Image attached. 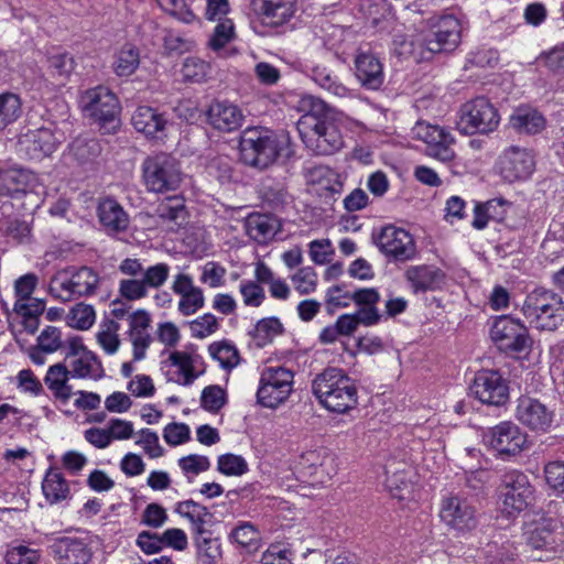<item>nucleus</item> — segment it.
Here are the masks:
<instances>
[{
    "instance_id": "obj_62",
    "label": "nucleus",
    "mask_w": 564,
    "mask_h": 564,
    "mask_svg": "<svg viewBox=\"0 0 564 564\" xmlns=\"http://www.w3.org/2000/svg\"><path fill=\"white\" fill-rule=\"evenodd\" d=\"M6 236L14 239L18 243L29 242L31 238V227L29 223L20 219H9L4 228Z\"/></svg>"
},
{
    "instance_id": "obj_15",
    "label": "nucleus",
    "mask_w": 564,
    "mask_h": 564,
    "mask_svg": "<svg viewBox=\"0 0 564 564\" xmlns=\"http://www.w3.org/2000/svg\"><path fill=\"white\" fill-rule=\"evenodd\" d=\"M460 41V23L453 15L443 17L435 30L423 39V46L431 53L454 51Z\"/></svg>"
},
{
    "instance_id": "obj_24",
    "label": "nucleus",
    "mask_w": 564,
    "mask_h": 564,
    "mask_svg": "<svg viewBox=\"0 0 564 564\" xmlns=\"http://www.w3.org/2000/svg\"><path fill=\"white\" fill-rule=\"evenodd\" d=\"M525 443L527 434L517 424L506 421L496 425V453L500 457L519 454Z\"/></svg>"
},
{
    "instance_id": "obj_37",
    "label": "nucleus",
    "mask_w": 564,
    "mask_h": 564,
    "mask_svg": "<svg viewBox=\"0 0 564 564\" xmlns=\"http://www.w3.org/2000/svg\"><path fill=\"white\" fill-rule=\"evenodd\" d=\"M43 494L52 503L65 499L69 488L61 473L50 469L42 484Z\"/></svg>"
},
{
    "instance_id": "obj_5",
    "label": "nucleus",
    "mask_w": 564,
    "mask_h": 564,
    "mask_svg": "<svg viewBox=\"0 0 564 564\" xmlns=\"http://www.w3.org/2000/svg\"><path fill=\"white\" fill-rule=\"evenodd\" d=\"M142 178L149 192L175 191L182 182L180 162L165 152L149 155L142 163Z\"/></svg>"
},
{
    "instance_id": "obj_63",
    "label": "nucleus",
    "mask_w": 564,
    "mask_h": 564,
    "mask_svg": "<svg viewBox=\"0 0 564 564\" xmlns=\"http://www.w3.org/2000/svg\"><path fill=\"white\" fill-rule=\"evenodd\" d=\"M42 351L54 352L62 347L61 330L54 326H47L37 337Z\"/></svg>"
},
{
    "instance_id": "obj_2",
    "label": "nucleus",
    "mask_w": 564,
    "mask_h": 564,
    "mask_svg": "<svg viewBox=\"0 0 564 564\" xmlns=\"http://www.w3.org/2000/svg\"><path fill=\"white\" fill-rule=\"evenodd\" d=\"M312 393L330 412L345 413L358 404L355 381L340 368L327 367L312 381Z\"/></svg>"
},
{
    "instance_id": "obj_56",
    "label": "nucleus",
    "mask_w": 564,
    "mask_h": 564,
    "mask_svg": "<svg viewBox=\"0 0 564 564\" xmlns=\"http://www.w3.org/2000/svg\"><path fill=\"white\" fill-rule=\"evenodd\" d=\"M343 297L352 301L359 307H377L380 301L379 292L373 289H358L354 292H345Z\"/></svg>"
},
{
    "instance_id": "obj_1",
    "label": "nucleus",
    "mask_w": 564,
    "mask_h": 564,
    "mask_svg": "<svg viewBox=\"0 0 564 564\" xmlns=\"http://www.w3.org/2000/svg\"><path fill=\"white\" fill-rule=\"evenodd\" d=\"M238 148L240 161L260 171L273 165L279 158L289 159L292 154L288 135H278L262 127L245 129L240 134Z\"/></svg>"
},
{
    "instance_id": "obj_59",
    "label": "nucleus",
    "mask_w": 564,
    "mask_h": 564,
    "mask_svg": "<svg viewBox=\"0 0 564 564\" xmlns=\"http://www.w3.org/2000/svg\"><path fill=\"white\" fill-rule=\"evenodd\" d=\"M218 326L217 318L210 313H206L191 322V330L193 336L197 338H205L214 334L218 329Z\"/></svg>"
},
{
    "instance_id": "obj_16",
    "label": "nucleus",
    "mask_w": 564,
    "mask_h": 564,
    "mask_svg": "<svg viewBox=\"0 0 564 564\" xmlns=\"http://www.w3.org/2000/svg\"><path fill=\"white\" fill-rule=\"evenodd\" d=\"M440 517L446 525L460 532L470 531L477 525L474 508L457 496L443 501Z\"/></svg>"
},
{
    "instance_id": "obj_34",
    "label": "nucleus",
    "mask_w": 564,
    "mask_h": 564,
    "mask_svg": "<svg viewBox=\"0 0 564 564\" xmlns=\"http://www.w3.org/2000/svg\"><path fill=\"white\" fill-rule=\"evenodd\" d=\"M261 197L273 210H281L288 203V188L285 183L267 178L261 183Z\"/></svg>"
},
{
    "instance_id": "obj_12",
    "label": "nucleus",
    "mask_w": 564,
    "mask_h": 564,
    "mask_svg": "<svg viewBox=\"0 0 564 564\" xmlns=\"http://www.w3.org/2000/svg\"><path fill=\"white\" fill-rule=\"evenodd\" d=\"M372 242L379 250L397 261H405L414 257L415 242L409 231L394 225L381 228L378 235L372 234Z\"/></svg>"
},
{
    "instance_id": "obj_30",
    "label": "nucleus",
    "mask_w": 564,
    "mask_h": 564,
    "mask_svg": "<svg viewBox=\"0 0 564 564\" xmlns=\"http://www.w3.org/2000/svg\"><path fill=\"white\" fill-rule=\"evenodd\" d=\"M405 276L415 293L434 290L443 278L440 269L421 265L411 267L406 270Z\"/></svg>"
},
{
    "instance_id": "obj_51",
    "label": "nucleus",
    "mask_w": 564,
    "mask_h": 564,
    "mask_svg": "<svg viewBox=\"0 0 564 564\" xmlns=\"http://www.w3.org/2000/svg\"><path fill=\"white\" fill-rule=\"evenodd\" d=\"M544 477L547 486L557 495L564 496V462L554 460L544 466Z\"/></svg>"
},
{
    "instance_id": "obj_44",
    "label": "nucleus",
    "mask_w": 564,
    "mask_h": 564,
    "mask_svg": "<svg viewBox=\"0 0 564 564\" xmlns=\"http://www.w3.org/2000/svg\"><path fill=\"white\" fill-rule=\"evenodd\" d=\"M210 69L208 63L197 57H187L182 67V74L186 82L202 83L206 80Z\"/></svg>"
},
{
    "instance_id": "obj_61",
    "label": "nucleus",
    "mask_w": 564,
    "mask_h": 564,
    "mask_svg": "<svg viewBox=\"0 0 564 564\" xmlns=\"http://www.w3.org/2000/svg\"><path fill=\"white\" fill-rule=\"evenodd\" d=\"M240 292L247 306L258 307L265 299L264 290L254 281H243L240 284Z\"/></svg>"
},
{
    "instance_id": "obj_35",
    "label": "nucleus",
    "mask_w": 564,
    "mask_h": 564,
    "mask_svg": "<svg viewBox=\"0 0 564 564\" xmlns=\"http://www.w3.org/2000/svg\"><path fill=\"white\" fill-rule=\"evenodd\" d=\"M194 544L199 564H217L223 556L220 541L218 538H214L213 533L203 538H194Z\"/></svg>"
},
{
    "instance_id": "obj_55",
    "label": "nucleus",
    "mask_w": 564,
    "mask_h": 564,
    "mask_svg": "<svg viewBox=\"0 0 564 564\" xmlns=\"http://www.w3.org/2000/svg\"><path fill=\"white\" fill-rule=\"evenodd\" d=\"M232 35L234 23L231 20H220V22L215 26L208 44L214 51H219L232 39Z\"/></svg>"
},
{
    "instance_id": "obj_58",
    "label": "nucleus",
    "mask_w": 564,
    "mask_h": 564,
    "mask_svg": "<svg viewBox=\"0 0 564 564\" xmlns=\"http://www.w3.org/2000/svg\"><path fill=\"white\" fill-rule=\"evenodd\" d=\"M170 273V267L166 263H156L154 265L149 267L143 272V282L145 283L147 288H154L158 289L162 286Z\"/></svg>"
},
{
    "instance_id": "obj_49",
    "label": "nucleus",
    "mask_w": 564,
    "mask_h": 564,
    "mask_svg": "<svg viewBox=\"0 0 564 564\" xmlns=\"http://www.w3.org/2000/svg\"><path fill=\"white\" fill-rule=\"evenodd\" d=\"M302 107L306 111L300 120H304L306 117L314 119L313 123H325L328 120L329 107L323 100L308 96L302 100Z\"/></svg>"
},
{
    "instance_id": "obj_50",
    "label": "nucleus",
    "mask_w": 564,
    "mask_h": 564,
    "mask_svg": "<svg viewBox=\"0 0 564 564\" xmlns=\"http://www.w3.org/2000/svg\"><path fill=\"white\" fill-rule=\"evenodd\" d=\"M163 42L164 50L169 56H180L191 52L195 45L193 40L183 37L173 31H166Z\"/></svg>"
},
{
    "instance_id": "obj_13",
    "label": "nucleus",
    "mask_w": 564,
    "mask_h": 564,
    "mask_svg": "<svg viewBox=\"0 0 564 564\" xmlns=\"http://www.w3.org/2000/svg\"><path fill=\"white\" fill-rule=\"evenodd\" d=\"M523 534L527 544L534 550L556 552L564 547L562 525L554 519H541L528 523Z\"/></svg>"
},
{
    "instance_id": "obj_47",
    "label": "nucleus",
    "mask_w": 564,
    "mask_h": 564,
    "mask_svg": "<svg viewBox=\"0 0 564 564\" xmlns=\"http://www.w3.org/2000/svg\"><path fill=\"white\" fill-rule=\"evenodd\" d=\"M105 326L106 328L97 334V341L107 354L112 355L118 350L120 345V339L117 334L120 325L113 319H108Z\"/></svg>"
},
{
    "instance_id": "obj_22",
    "label": "nucleus",
    "mask_w": 564,
    "mask_h": 564,
    "mask_svg": "<svg viewBox=\"0 0 564 564\" xmlns=\"http://www.w3.org/2000/svg\"><path fill=\"white\" fill-rule=\"evenodd\" d=\"M206 121L214 129L230 132L241 127L245 119L241 109L228 101H213L205 111Z\"/></svg>"
},
{
    "instance_id": "obj_41",
    "label": "nucleus",
    "mask_w": 564,
    "mask_h": 564,
    "mask_svg": "<svg viewBox=\"0 0 564 564\" xmlns=\"http://www.w3.org/2000/svg\"><path fill=\"white\" fill-rule=\"evenodd\" d=\"M538 61L553 75L564 77V43L542 52Z\"/></svg>"
},
{
    "instance_id": "obj_29",
    "label": "nucleus",
    "mask_w": 564,
    "mask_h": 564,
    "mask_svg": "<svg viewBox=\"0 0 564 564\" xmlns=\"http://www.w3.org/2000/svg\"><path fill=\"white\" fill-rule=\"evenodd\" d=\"M510 124L521 133L535 134L544 130L546 120L538 110L520 107L511 115Z\"/></svg>"
},
{
    "instance_id": "obj_4",
    "label": "nucleus",
    "mask_w": 564,
    "mask_h": 564,
    "mask_svg": "<svg viewBox=\"0 0 564 564\" xmlns=\"http://www.w3.org/2000/svg\"><path fill=\"white\" fill-rule=\"evenodd\" d=\"M83 110L105 134L116 133L120 128V102L107 87L97 86L86 90L80 98Z\"/></svg>"
},
{
    "instance_id": "obj_18",
    "label": "nucleus",
    "mask_w": 564,
    "mask_h": 564,
    "mask_svg": "<svg viewBox=\"0 0 564 564\" xmlns=\"http://www.w3.org/2000/svg\"><path fill=\"white\" fill-rule=\"evenodd\" d=\"M519 421L534 432H547L554 421V411L538 399L522 398L517 408Z\"/></svg>"
},
{
    "instance_id": "obj_27",
    "label": "nucleus",
    "mask_w": 564,
    "mask_h": 564,
    "mask_svg": "<svg viewBox=\"0 0 564 564\" xmlns=\"http://www.w3.org/2000/svg\"><path fill=\"white\" fill-rule=\"evenodd\" d=\"M282 224L271 214H250L246 219V231L258 243H267L279 230Z\"/></svg>"
},
{
    "instance_id": "obj_46",
    "label": "nucleus",
    "mask_w": 564,
    "mask_h": 564,
    "mask_svg": "<svg viewBox=\"0 0 564 564\" xmlns=\"http://www.w3.org/2000/svg\"><path fill=\"white\" fill-rule=\"evenodd\" d=\"M230 538L248 551H256L259 544V532L249 522H245L231 531Z\"/></svg>"
},
{
    "instance_id": "obj_28",
    "label": "nucleus",
    "mask_w": 564,
    "mask_h": 564,
    "mask_svg": "<svg viewBox=\"0 0 564 564\" xmlns=\"http://www.w3.org/2000/svg\"><path fill=\"white\" fill-rule=\"evenodd\" d=\"M175 511L192 523L194 538L212 534L210 530L205 529L206 517H212L208 508L189 499L176 505Z\"/></svg>"
},
{
    "instance_id": "obj_14",
    "label": "nucleus",
    "mask_w": 564,
    "mask_h": 564,
    "mask_svg": "<svg viewBox=\"0 0 564 564\" xmlns=\"http://www.w3.org/2000/svg\"><path fill=\"white\" fill-rule=\"evenodd\" d=\"M47 554L56 564H89L93 557L88 544L76 536H57L50 541Z\"/></svg>"
},
{
    "instance_id": "obj_3",
    "label": "nucleus",
    "mask_w": 564,
    "mask_h": 564,
    "mask_svg": "<svg viewBox=\"0 0 564 564\" xmlns=\"http://www.w3.org/2000/svg\"><path fill=\"white\" fill-rule=\"evenodd\" d=\"M522 312L541 330L554 332L564 322L562 296L543 288H536L527 295Z\"/></svg>"
},
{
    "instance_id": "obj_43",
    "label": "nucleus",
    "mask_w": 564,
    "mask_h": 564,
    "mask_svg": "<svg viewBox=\"0 0 564 564\" xmlns=\"http://www.w3.org/2000/svg\"><path fill=\"white\" fill-rule=\"evenodd\" d=\"M67 318V323L70 327L86 330L90 328L95 322L94 307L91 305L79 303L70 310Z\"/></svg>"
},
{
    "instance_id": "obj_53",
    "label": "nucleus",
    "mask_w": 564,
    "mask_h": 564,
    "mask_svg": "<svg viewBox=\"0 0 564 564\" xmlns=\"http://www.w3.org/2000/svg\"><path fill=\"white\" fill-rule=\"evenodd\" d=\"M159 4L170 15L184 23H192L196 18L185 0H159Z\"/></svg>"
},
{
    "instance_id": "obj_20",
    "label": "nucleus",
    "mask_w": 564,
    "mask_h": 564,
    "mask_svg": "<svg viewBox=\"0 0 564 564\" xmlns=\"http://www.w3.org/2000/svg\"><path fill=\"white\" fill-rule=\"evenodd\" d=\"M419 135L426 143V154L442 162H449L454 159L455 152L451 148L454 138L438 126H420Z\"/></svg>"
},
{
    "instance_id": "obj_52",
    "label": "nucleus",
    "mask_w": 564,
    "mask_h": 564,
    "mask_svg": "<svg viewBox=\"0 0 564 564\" xmlns=\"http://www.w3.org/2000/svg\"><path fill=\"white\" fill-rule=\"evenodd\" d=\"M218 470L227 476H241L248 471V464L243 457L228 453L218 457Z\"/></svg>"
},
{
    "instance_id": "obj_7",
    "label": "nucleus",
    "mask_w": 564,
    "mask_h": 564,
    "mask_svg": "<svg viewBox=\"0 0 564 564\" xmlns=\"http://www.w3.org/2000/svg\"><path fill=\"white\" fill-rule=\"evenodd\" d=\"M496 348L513 359L527 357L532 339L525 325L519 318L496 315Z\"/></svg>"
},
{
    "instance_id": "obj_17",
    "label": "nucleus",
    "mask_w": 564,
    "mask_h": 564,
    "mask_svg": "<svg viewBox=\"0 0 564 564\" xmlns=\"http://www.w3.org/2000/svg\"><path fill=\"white\" fill-rule=\"evenodd\" d=\"M533 155L519 147H510L500 156V175L507 182L527 178L534 170Z\"/></svg>"
},
{
    "instance_id": "obj_19",
    "label": "nucleus",
    "mask_w": 564,
    "mask_h": 564,
    "mask_svg": "<svg viewBox=\"0 0 564 564\" xmlns=\"http://www.w3.org/2000/svg\"><path fill=\"white\" fill-rule=\"evenodd\" d=\"M170 121L164 112L150 106H139L132 117L131 124L147 139H163Z\"/></svg>"
},
{
    "instance_id": "obj_40",
    "label": "nucleus",
    "mask_w": 564,
    "mask_h": 564,
    "mask_svg": "<svg viewBox=\"0 0 564 564\" xmlns=\"http://www.w3.org/2000/svg\"><path fill=\"white\" fill-rule=\"evenodd\" d=\"M208 350L224 369L231 370L240 361L238 349L227 341L213 343L209 345Z\"/></svg>"
},
{
    "instance_id": "obj_38",
    "label": "nucleus",
    "mask_w": 564,
    "mask_h": 564,
    "mask_svg": "<svg viewBox=\"0 0 564 564\" xmlns=\"http://www.w3.org/2000/svg\"><path fill=\"white\" fill-rule=\"evenodd\" d=\"M22 113V102L18 95L4 93L0 95V131L15 122Z\"/></svg>"
},
{
    "instance_id": "obj_57",
    "label": "nucleus",
    "mask_w": 564,
    "mask_h": 564,
    "mask_svg": "<svg viewBox=\"0 0 564 564\" xmlns=\"http://www.w3.org/2000/svg\"><path fill=\"white\" fill-rule=\"evenodd\" d=\"M387 487L393 498L405 500L412 494L413 484L406 480L403 474H393L387 479Z\"/></svg>"
},
{
    "instance_id": "obj_6",
    "label": "nucleus",
    "mask_w": 564,
    "mask_h": 564,
    "mask_svg": "<svg viewBox=\"0 0 564 564\" xmlns=\"http://www.w3.org/2000/svg\"><path fill=\"white\" fill-rule=\"evenodd\" d=\"M99 284V275L91 268H67L57 273L50 288L51 293L64 302L93 295Z\"/></svg>"
},
{
    "instance_id": "obj_8",
    "label": "nucleus",
    "mask_w": 564,
    "mask_h": 564,
    "mask_svg": "<svg viewBox=\"0 0 564 564\" xmlns=\"http://www.w3.org/2000/svg\"><path fill=\"white\" fill-rule=\"evenodd\" d=\"M312 117L299 120L297 130L305 145L317 155H332L343 145V137L337 126L330 120L313 123Z\"/></svg>"
},
{
    "instance_id": "obj_54",
    "label": "nucleus",
    "mask_w": 564,
    "mask_h": 564,
    "mask_svg": "<svg viewBox=\"0 0 564 564\" xmlns=\"http://www.w3.org/2000/svg\"><path fill=\"white\" fill-rule=\"evenodd\" d=\"M205 304V297L203 290L196 288L193 291L186 293L185 296H181L178 302V311L184 316L195 314Z\"/></svg>"
},
{
    "instance_id": "obj_32",
    "label": "nucleus",
    "mask_w": 564,
    "mask_h": 564,
    "mask_svg": "<svg viewBox=\"0 0 564 564\" xmlns=\"http://www.w3.org/2000/svg\"><path fill=\"white\" fill-rule=\"evenodd\" d=\"M155 215L162 220L172 221L181 227L187 219L184 199L180 196L166 197L156 206Z\"/></svg>"
},
{
    "instance_id": "obj_33",
    "label": "nucleus",
    "mask_w": 564,
    "mask_h": 564,
    "mask_svg": "<svg viewBox=\"0 0 564 564\" xmlns=\"http://www.w3.org/2000/svg\"><path fill=\"white\" fill-rule=\"evenodd\" d=\"M284 327L278 317H267L258 321L249 335L256 340L259 348L270 344L278 335L283 334Z\"/></svg>"
},
{
    "instance_id": "obj_36",
    "label": "nucleus",
    "mask_w": 564,
    "mask_h": 564,
    "mask_svg": "<svg viewBox=\"0 0 564 564\" xmlns=\"http://www.w3.org/2000/svg\"><path fill=\"white\" fill-rule=\"evenodd\" d=\"M97 139L77 138L69 145V153L79 164L94 162L101 154Z\"/></svg>"
},
{
    "instance_id": "obj_9",
    "label": "nucleus",
    "mask_w": 564,
    "mask_h": 564,
    "mask_svg": "<svg viewBox=\"0 0 564 564\" xmlns=\"http://www.w3.org/2000/svg\"><path fill=\"white\" fill-rule=\"evenodd\" d=\"M293 372L284 367H268L260 378L257 403L264 408H276L284 402L292 390Z\"/></svg>"
},
{
    "instance_id": "obj_25",
    "label": "nucleus",
    "mask_w": 564,
    "mask_h": 564,
    "mask_svg": "<svg viewBox=\"0 0 564 564\" xmlns=\"http://www.w3.org/2000/svg\"><path fill=\"white\" fill-rule=\"evenodd\" d=\"M356 76L361 86L377 90L383 84L384 75L381 62L371 53H359L355 59Z\"/></svg>"
},
{
    "instance_id": "obj_39",
    "label": "nucleus",
    "mask_w": 564,
    "mask_h": 564,
    "mask_svg": "<svg viewBox=\"0 0 564 564\" xmlns=\"http://www.w3.org/2000/svg\"><path fill=\"white\" fill-rule=\"evenodd\" d=\"M494 372L492 371H478L475 376L473 384L469 387L470 393L481 404H494Z\"/></svg>"
},
{
    "instance_id": "obj_10",
    "label": "nucleus",
    "mask_w": 564,
    "mask_h": 564,
    "mask_svg": "<svg viewBox=\"0 0 564 564\" xmlns=\"http://www.w3.org/2000/svg\"><path fill=\"white\" fill-rule=\"evenodd\" d=\"M532 494V487L524 474L517 470L506 473L500 484L501 516L507 519L517 517L528 507Z\"/></svg>"
},
{
    "instance_id": "obj_31",
    "label": "nucleus",
    "mask_w": 564,
    "mask_h": 564,
    "mask_svg": "<svg viewBox=\"0 0 564 564\" xmlns=\"http://www.w3.org/2000/svg\"><path fill=\"white\" fill-rule=\"evenodd\" d=\"M72 377L101 379L105 376L104 368L98 356L93 351H86L72 361Z\"/></svg>"
},
{
    "instance_id": "obj_21",
    "label": "nucleus",
    "mask_w": 564,
    "mask_h": 564,
    "mask_svg": "<svg viewBox=\"0 0 564 564\" xmlns=\"http://www.w3.org/2000/svg\"><path fill=\"white\" fill-rule=\"evenodd\" d=\"M58 143L59 140L51 127L29 130L20 138L21 147L32 160H41L51 155Z\"/></svg>"
},
{
    "instance_id": "obj_23",
    "label": "nucleus",
    "mask_w": 564,
    "mask_h": 564,
    "mask_svg": "<svg viewBox=\"0 0 564 564\" xmlns=\"http://www.w3.org/2000/svg\"><path fill=\"white\" fill-rule=\"evenodd\" d=\"M295 0H251L252 11L261 19L263 25L276 28L288 22L293 15Z\"/></svg>"
},
{
    "instance_id": "obj_64",
    "label": "nucleus",
    "mask_w": 564,
    "mask_h": 564,
    "mask_svg": "<svg viewBox=\"0 0 564 564\" xmlns=\"http://www.w3.org/2000/svg\"><path fill=\"white\" fill-rule=\"evenodd\" d=\"M166 520L165 509L155 502L148 505L141 516V523L155 529L162 527Z\"/></svg>"
},
{
    "instance_id": "obj_11",
    "label": "nucleus",
    "mask_w": 564,
    "mask_h": 564,
    "mask_svg": "<svg viewBox=\"0 0 564 564\" xmlns=\"http://www.w3.org/2000/svg\"><path fill=\"white\" fill-rule=\"evenodd\" d=\"M494 121V106L487 97H477L462 106L457 130L466 135L490 133Z\"/></svg>"
},
{
    "instance_id": "obj_60",
    "label": "nucleus",
    "mask_w": 564,
    "mask_h": 564,
    "mask_svg": "<svg viewBox=\"0 0 564 564\" xmlns=\"http://www.w3.org/2000/svg\"><path fill=\"white\" fill-rule=\"evenodd\" d=\"M295 289L300 294H310L316 289V273L312 267L301 268L294 275Z\"/></svg>"
},
{
    "instance_id": "obj_48",
    "label": "nucleus",
    "mask_w": 564,
    "mask_h": 564,
    "mask_svg": "<svg viewBox=\"0 0 564 564\" xmlns=\"http://www.w3.org/2000/svg\"><path fill=\"white\" fill-rule=\"evenodd\" d=\"M200 404L206 411L217 413L226 404V391L216 384L204 388Z\"/></svg>"
},
{
    "instance_id": "obj_26",
    "label": "nucleus",
    "mask_w": 564,
    "mask_h": 564,
    "mask_svg": "<svg viewBox=\"0 0 564 564\" xmlns=\"http://www.w3.org/2000/svg\"><path fill=\"white\" fill-rule=\"evenodd\" d=\"M97 213L100 224L108 232L119 234L127 230L129 216L115 198L106 197L100 200Z\"/></svg>"
},
{
    "instance_id": "obj_45",
    "label": "nucleus",
    "mask_w": 564,
    "mask_h": 564,
    "mask_svg": "<svg viewBox=\"0 0 564 564\" xmlns=\"http://www.w3.org/2000/svg\"><path fill=\"white\" fill-rule=\"evenodd\" d=\"M312 79L322 88L340 96L345 93V87L337 82V77L324 66H315L312 68Z\"/></svg>"
},
{
    "instance_id": "obj_42",
    "label": "nucleus",
    "mask_w": 564,
    "mask_h": 564,
    "mask_svg": "<svg viewBox=\"0 0 564 564\" xmlns=\"http://www.w3.org/2000/svg\"><path fill=\"white\" fill-rule=\"evenodd\" d=\"M140 63L139 52L132 46H124L115 62V72L118 76H130Z\"/></svg>"
}]
</instances>
